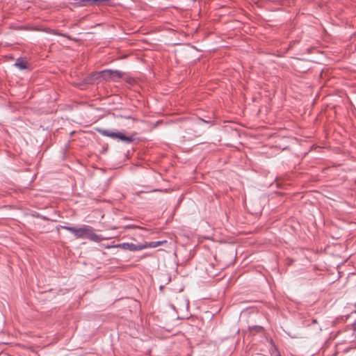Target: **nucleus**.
<instances>
[{"instance_id":"nucleus-1","label":"nucleus","mask_w":356,"mask_h":356,"mask_svg":"<svg viewBox=\"0 0 356 356\" xmlns=\"http://www.w3.org/2000/svg\"><path fill=\"white\" fill-rule=\"evenodd\" d=\"M63 228L72 233L76 238H88L95 242L103 240V238L95 234L93 228L88 225H83L79 228L65 226Z\"/></svg>"},{"instance_id":"nucleus-2","label":"nucleus","mask_w":356,"mask_h":356,"mask_svg":"<svg viewBox=\"0 0 356 356\" xmlns=\"http://www.w3.org/2000/svg\"><path fill=\"white\" fill-rule=\"evenodd\" d=\"M99 132L104 136L111 137L112 138H118L125 143H131L133 140V138L131 136H127L120 132H113L108 129H99Z\"/></svg>"},{"instance_id":"nucleus-3","label":"nucleus","mask_w":356,"mask_h":356,"mask_svg":"<svg viewBox=\"0 0 356 356\" xmlns=\"http://www.w3.org/2000/svg\"><path fill=\"white\" fill-rule=\"evenodd\" d=\"M100 74L105 80L115 79V78L119 79L122 76L120 72L111 70L102 71Z\"/></svg>"},{"instance_id":"nucleus-4","label":"nucleus","mask_w":356,"mask_h":356,"mask_svg":"<svg viewBox=\"0 0 356 356\" xmlns=\"http://www.w3.org/2000/svg\"><path fill=\"white\" fill-rule=\"evenodd\" d=\"M15 65L20 70H24L27 67V63L23 60L18 59Z\"/></svg>"},{"instance_id":"nucleus-5","label":"nucleus","mask_w":356,"mask_h":356,"mask_svg":"<svg viewBox=\"0 0 356 356\" xmlns=\"http://www.w3.org/2000/svg\"><path fill=\"white\" fill-rule=\"evenodd\" d=\"M124 247H126L128 250L131 251H136L138 250H140V248H138L136 245L133 243H126L123 245Z\"/></svg>"},{"instance_id":"nucleus-6","label":"nucleus","mask_w":356,"mask_h":356,"mask_svg":"<svg viewBox=\"0 0 356 356\" xmlns=\"http://www.w3.org/2000/svg\"><path fill=\"white\" fill-rule=\"evenodd\" d=\"M163 243L162 241H155V242H151L149 244V247H151V248H156V247H158L160 245H161Z\"/></svg>"},{"instance_id":"nucleus-7","label":"nucleus","mask_w":356,"mask_h":356,"mask_svg":"<svg viewBox=\"0 0 356 356\" xmlns=\"http://www.w3.org/2000/svg\"><path fill=\"white\" fill-rule=\"evenodd\" d=\"M354 330L356 332V324L354 325Z\"/></svg>"}]
</instances>
